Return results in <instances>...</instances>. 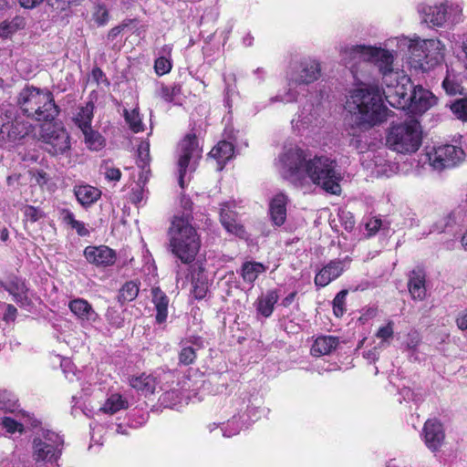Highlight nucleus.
Instances as JSON below:
<instances>
[{"mask_svg":"<svg viewBox=\"0 0 467 467\" xmlns=\"http://www.w3.org/2000/svg\"><path fill=\"white\" fill-rule=\"evenodd\" d=\"M16 405V400L14 395L7 391L0 392V406L5 410H13Z\"/></svg>","mask_w":467,"mask_h":467,"instance_id":"5fc2aeb1","label":"nucleus"},{"mask_svg":"<svg viewBox=\"0 0 467 467\" xmlns=\"http://www.w3.org/2000/svg\"><path fill=\"white\" fill-rule=\"evenodd\" d=\"M288 202V197L284 192H278L271 199L269 202V214L275 225L281 226L285 223Z\"/></svg>","mask_w":467,"mask_h":467,"instance_id":"cd10ccee","label":"nucleus"},{"mask_svg":"<svg viewBox=\"0 0 467 467\" xmlns=\"http://www.w3.org/2000/svg\"><path fill=\"white\" fill-rule=\"evenodd\" d=\"M426 23L441 27L446 24L455 25L462 21V6L461 4L445 1L439 5L424 6L420 10Z\"/></svg>","mask_w":467,"mask_h":467,"instance_id":"9d476101","label":"nucleus"},{"mask_svg":"<svg viewBox=\"0 0 467 467\" xmlns=\"http://www.w3.org/2000/svg\"><path fill=\"white\" fill-rule=\"evenodd\" d=\"M382 82L385 88L361 81V87L350 91L347 107L361 128L368 129L387 119L388 109L383 104L382 95L393 108L404 110L408 107L411 85L403 72L399 73L397 79Z\"/></svg>","mask_w":467,"mask_h":467,"instance_id":"f257e3e1","label":"nucleus"},{"mask_svg":"<svg viewBox=\"0 0 467 467\" xmlns=\"http://www.w3.org/2000/svg\"><path fill=\"white\" fill-rule=\"evenodd\" d=\"M181 94L182 86L180 84H173L172 86L162 85L159 90V96L166 102H175Z\"/></svg>","mask_w":467,"mask_h":467,"instance_id":"a18cd8bd","label":"nucleus"},{"mask_svg":"<svg viewBox=\"0 0 467 467\" xmlns=\"http://www.w3.org/2000/svg\"><path fill=\"white\" fill-rule=\"evenodd\" d=\"M381 226V220L378 218H369L365 223V229L367 231V235L371 236L375 234Z\"/></svg>","mask_w":467,"mask_h":467,"instance_id":"052dcab7","label":"nucleus"},{"mask_svg":"<svg viewBox=\"0 0 467 467\" xmlns=\"http://www.w3.org/2000/svg\"><path fill=\"white\" fill-rule=\"evenodd\" d=\"M234 152V145L229 141L222 140L212 149L209 154L218 161L220 165L218 170H222L224 163L233 157Z\"/></svg>","mask_w":467,"mask_h":467,"instance_id":"f704fd0d","label":"nucleus"},{"mask_svg":"<svg viewBox=\"0 0 467 467\" xmlns=\"http://www.w3.org/2000/svg\"><path fill=\"white\" fill-rule=\"evenodd\" d=\"M452 113L462 121H467V97L456 99L451 105Z\"/></svg>","mask_w":467,"mask_h":467,"instance_id":"09e8293b","label":"nucleus"},{"mask_svg":"<svg viewBox=\"0 0 467 467\" xmlns=\"http://www.w3.org/2000/svg\"><path fill=\"white\" fill-rule=\"evenodd\" d=\"M5 313H4V320L5 322L14 321L16 317L17 309L10 304L5 305Z\"/></svg>","mask_w":467,"mask_h":467,"instance_id":"69168bd1","label":"nucleus"},{"mask_svg":"<svg viewBox=\"0 0 467 467\" xmlns=\"http://www.w3.org/2000/svg\"><path fill=\"white\" fill-rule=\"evenodd\" d=\"M94 104L88 102L86 106L79 109L74 120L76 125L82 130L91 128L93 119Z\"/></svg>","mask_w":467,"mask_h":467,"instance_id":"58836bf2","label":"nucleus"},{"mask_svg":"<svg viewBox=\"0 0 467 467\" xmlns=\"http://www.w3.org/2000/svg\"><path fill=\"white\" fill-rule=\"evenodd\" d=\"M278 298L279 296L275 290H268L265 294H263L257 298L255 302L257 312L265 317H270Z\"/></svg>","mask_w":467,"mask_h":467,"instance_id":"72a5a7b5","label":"nucleus"},{"mask_svg":"<svg viewBox=\"0 0 467 467\" xmlns=\"http://www.w3.org/2000/svg\"><path fill=\"white\" fill-rule=\"evenodd\" d=\"M400 49L408 48V63L416 72H428L438 66L444 57V46L437 38L420 39L419 36L397 38Z\"/></svg>","mask_w":467,"mask_h":467,"instance_id":"7ed1b4c3","label":"nucleus"},{"mask_svg":"<svg viewBox=\"0 0 467 467\" xmlns=\"http://www.w3.org/2000/svg\"><path fill=\"white\" fill-rule=\"evenodd\" d=\"M368 62L379 70L382 81H390L399 78L401 71L394 67L395 53L385 48L369 46Z\"/></svg>","mask_w":467,"mask_h":467,"instance_id":"ddd939ff","label":"nucleus"},{"mask_svg":"<svg viewBox=\"0 0 467 467\" xmlns=\"http://www.w3.org/2000/svg\"><path fill=\"white\" fill-rule=\"evenodd\" d=\"M87 261L97 266L112 265L116 261V253L108 246H88L84 250Z\"/></svg>","mask_w":467,"mask_h":467,"instance_id":"5701e85b","label":"nucleus"},{"mask_svg":"<svg viewBox=\"0 0 467 467\" xmlns=\"http://www.w3.org/2000/svg\"><path fill=\"white\" fill-rule=\"evenodd\" d=\"M18 105L27 117L37 121L53 120L58 114L53 95L47 89L26 87L19 93Z\"/></svg>","mask_w":467,"mask_h":467,"instance_id":"39448f33","label":"nucleus"},{"mask_svg":"<svg viewBox=\"0 0 467 467\" xmlns=\"http://www.w3.org/2000/svg\"><path fill=\"white\" fill-rule=\"evenodd\" d=\"M68 307L82 325H90L99 318V315L93 309L92 306L83 298L71 300L68 304Z\"/></svg>","mask_w":467,"mask_h":467,"instance_id":"393cba45","label":"nucleus"},{"mask_svg":"<svg viewBox=\"0 0 467 467\" xmlns=\"http://www.w3.org/2000/svg\"><path fill=\"white\" fill-rule=\"evenodd\" d=\"M130 198L133 203H140L144 199V190L142 189V186H139V188L133 189Z\"/></svg>","mask_w":467,"mask_h":467,"instance_id":"338daca9","label":"nucleus"},{"mask_svg":"<svg viewBox=\"0 0 467 467\" xmlns=\"http://www.w3.org/2000/svg\"><path fill=\"white\" fill-rule=\"evenodd\" d=\"M176 378L175 371H156L154 374L142 373L140 376L133 377L130 380V386L140 391L143 395L148 396L154 393L157 385L161 386L162 383L169 384L171 381L174 383Z\"/></svg>","mask_w":467,"mask_h":467,"instance_id":"2eb2a0df","label":"nucleus"},{"mask_svg":"<svg viewBox=\"0 0 467 467\" xmlns=\"http://www.w3.org/2000/svg\"><path fill=\"white\" fill-rule=\"evenodd\" d=\"M64 439L49 430L38 431L33 440V456L37 462L55 464L61 456Z\"/></svg>","mask_w":467,"mask_h":467,"instance_id":"6e6552de","label":"nucleus"},{"mask_svg":"<svg viewBox=\"0 0 467 467\" xmlns=\"http://www.w3.org/2000/svg\"><path fill=\"white\" fill-rule=\"evenodd\" d=\"M179 184L184 187L183 177L187 170L193 171L202 157V148L195 134H188L180 143Z\"/></svg>","mask_w":467,"mask_h":467,"instance_id":"f8f14e48","label":"nucleus"},{"mask_svg":"<svg viewBox=\"0 0 467 467\" xmlns=\"http://www.w3.org/2000/svg\"><path fill=\"white\" fill-rule=\"evenodd\" d=\"M124 118L130 129L133 132L138 133L144 130V125L142 123L138 109H134L130 111L125 109Z\"/></svg>","mask_w":467,"mask_h":467,"instance_id":"c03bdc74","label":"nucleus"},{"mask_svg":"<svg viewBox=\"0 0 467 467\" xmlns=\"http://www.w3.org/2000/svg\"><path fill=\"white\" fill-rule=\"evenodd\" d=\"M181 352L179 361L183 365H190L196 359V350L203 347V341L200 337H191L181 341Z\"/></svg>","mask_w":467,"mask_h":467,"instance_id":"c756f323","label":"nucleus"},{"mask_svg":"<svg viewBox=\"0 0 467 467\" xmlns=\"http://www.w3.org/2000/svg\"><path fill=\"white\" fill-rule=\"evenodd\" d=\"M128 408V400L120 394L115 393L110 395L101 407L100 410L108 414H114L120 410Z\"/></svg>","mask_w":467,"mask_h":467,"instance_id":"4c0bfd02","label":"nucleus"},{"mask_svg":"<svg viewBox=\"0 0 467 467\" xmlns=\"http://www.w3.org/2000/svg\"><path fill=\"white\" fill-rule=\"evenodd\" d=\"M56 10L64 11L71 5L78 4L80 0H46Z\"/></svg>","mask_w":467,"mask_h":467,"instance_id":"bf43d9fd","label":"nucleus"},{"mask_svg":"<svg viewBox=\"0 0 467 467\" xmlns=\"http://www.w3.org/2000/svg\"><path fill=\"white\" fill-rule=\"evenodd\" d=\"M23 213L25 219L31 223H36V221L44 217V213L42 210L31 205H26V207H24Z\"/></svg>","mask_w":467,"mask_h":467,"instance_id":"603ef678","label":"nucleus"},{"mask_svg":"<svg viewBox=\"0 0 467 467\" xmlns=\"http://www.w3.org/2000/svg\"><path fill=\"white\" fill-rule=\"evenodd\" d=\"M154 68L157 75L162 76L171 71V63L168 58L164 57H160L155 60Z\"/></svg>","mask_w":467,"mask_h":467,"instance_id":"4d7b16f0","label":"nucleus"},{"mask_svg":"<svg viewBox=\"0 0 467 467\" xmlns=\"http://www.w3.org/2000/svg\"><path fill=\"white\" fill-rule=\"evenodd\" d=\"M349 263L350 259L348 256L342 260L337 259L330 261L317 273L314 280L315 285L320 287L327 285L329 283L342 275L346 266Z\"/></svg>","mask_w":467,"mask_h":467,"instance_id":"412c9836","label":"nucleus"},{"mask_svg":"<svg viewBox=\"0 0 467 467\" xmlns=\"http://www.w3.org/2000/svg\"><path fill=\"white\" fill-rule=\"evenodd\" d=\"M339 344L338 337L333 336H320L316 338L311 348V354L320 357L330 354Z\"/></svg>","mask_w":467,"mask_h":467,"instance_id":"473e14b6","label":"nucleus"},{"mask_svg":"<svg viewBox=\"0 0 467 467\" xmlns=\"http://www.w3.org/2000/svg\"><path fill=\"white\" fill-rule=\"evenodd\" d=\"M31 128V124L20 118L11 119L8 116L0 114V147L22 140L29 134Z\"/></svg>","mask_w":467,"mask_h":467,"instance_id":"dca6fc26","label":"nucleus"},{"mask_svg":"<svg viewBox=\"0 0 467 467\" xmlns=\"http://www.w3.org/2000/svg\"><path fill=\"white\" fill-rule=\"evenodd\" d=\"M348 290H341L333 299V312L336 317H342L346 311V298Z\"/></svg>","mask_w":467,"mask_h":467,"instance_id":"49530a36","label":"nucleus"},{"mask_svg":"<svg viewBox=\"0 0 467 467\" xmlns=\"http://www.w3.org/2000/svg\"><path fill=\"white\" fill-rule=\"evenodd\" d=\"M232 417L221 426L223 436L231 438L237 435L244 428H247L251 422L258 419L257 410L250 407L244 398H235L231 400L230 406Z\"/></svg>","mask_w":467,"mask_h":467,"instance_id":"1a4fd4ad","label":"nucleus"},{"mask_svg":"<svg viewBox=\"0 0 467 467\" xmlns=\"http://www.w3.org/2000/svg\"><path fill=\"white\" fill-rule=\"evenodd\" d=\"M394 323L393 321H389L385 326L380 327L377 333L376 337L382 340L383 342H386L393 337L394 334Z\"/></svg>","mask_w":467,"mask_h":467,"instance_id":"6e6d98bb","label":"nucleus"},{"mask_svg":"<svg viewBox=\"0 0 467 467\" xmlns=\"http://www.w3.org/2000/svg\"><path fill=\"white\" fill-rule=\"evenodd\" d=\"M423 130L419 120L410 119L393 123L386 137L387 146L400 154L415 153L422 143Z\"/></svg>","mask_w":467,"mask_h":467,"instance_id":"423d86ee","label":"nucleus"},{"mask_svg":"<svg viewBox=\"0 0 467 467\" xmlns=\"http://www.w3.org/2000/svg\"><path fill=\"white\" fill-rule=\"evenodd\" d=\"M45 150L52 155L64 154L70 149L69 135L65 129L48 124L42 129Z\"/></svg>","mask_w":467,"mask_h":467,"instance_id":"4468645a","label":"nucleus"},{"mask_svg":"<svg viewBox=\"0 0 467 467\" xmlns=\"http://www.w3.org/2000/svg\"><path fill=\"white\" fill-rule=\"evenodd\" d=\"M62 368H63V370H64V373L66 375V378L69 380V381H74V379L76 378L77 379H79V374L80 372H76L73 370V365L69 362V361H64L62 364H61Z\"/></svg>","mask_w":467,"mask_h":467,"instance_id":"680f3d73","label":"nucleus"},{"mask_svg":"<svg viewBox=\"0 0 467 467\" xmlns=\"http://www.w3.org/2000/svg\"><path fill=\"white\" fill-rule=\"evenodd\" d=\"M454 48L461 50L462 54L458 55L459 57L463 61L465 67L467 68V36H453Z\"/></svg>","mask_w":467,"mask_h":467,"instance_id":"8fccbe9b","label":"nucleus"},{"mask_svg":"<svg viewBox=\"0 0 467 467\" xmlns=\"http://www.w3.org/2000/svg\"><path fill=\"white\" fill-rule=\"evenodd\" d=\"M151 296L156 310V321L159 324L164 323L168 317L169 297L160 287H152Z\"/></svg>","mask_w":467,"mask_h":467,"instance_id":"7c9ffc66","label":"nucleus"},{"mask_svg":"<svg viewBox=\"0 0 467 467\" xmlns=\"http://www.w3.org/2000/svg\"><path fill=\"white\" fill-rule=\"evenodd\" d=\"M385 150L372 152L368 151L362 157V163L371 173L376 176H389L392 170L390 162L385 160Z\"/></svg>","mask_w":467,"mask_h":467,"instance_id":"4be33fe9","label":"nucleus"},{"mask_svg":"<svg viewBox=\"0 0 467 467\" xmlns=\"http://www.w3.org/2000/svg\"><path fill=\"white\" fill-rule=\"evenodd\" d=\"M176 379H178L177 375L174 379V383L171 381L169 384L162 383L160 387L163 393L159 398V401L165 408L175 409L189 398V394H187L190 388L188 381L183 380L182 382L176 380Z\"/></svg>","mask_w":467,"mask_h":467,"instance_id":"f3484780","label":"nucleus"},{"mask_svg":"<svg viewBox=\"0 0 467 467\" xmlns=\"http://www.w3.org/2000/svg\"><path fill=\"white\" fill-rule=\"evenodd\" d=\"M321 77L320 63L312 58L302 60L296 71L288 79V89L270 99V102H294L298 95L296 88L300 85H308L317 81Z\"/></svg>","mask_w":467,"mask_h":467,"instance_id":"0eeeda50","label":"nucleus"},{"mask_svg":"<svg viewBox=\"0 0 467 467\" xmlns=\"http://www.w3.org/2000/svg\"><path fill=\"white\" fill-rule=\"evenodd\" d=\"M140 291V282L138 281H129L126 282L119 292V301L121 304L126 302L133 301L139 294Z\"/></svg>","mask_w":467,"mask_h":467,"instance_id":"ea45409f","label":"nucleus"},{"mask_svg":"<svg viewBox=\"0 0 467 467\" xmlns=\"http://www.w3.org/2000/svg\"><path fill=\"white\" fill-rule=\"evenodd\" d=\"M61 217L63 222L75 229L79 236H88L89 234V231L85 223L76 220L74 213L70 210L63 209L61 211Z\"/></svg>","mask_w":467,"mask_h":467,"instance_id":"a19ab883","label":"nucleus"},{"mask_svg":"<svg viewBox=\"0 0 467 467\" xmlns=\"http://www.w3.org/2000/svg\"><path fill=\"white\" fill-rule=\"evenodd\" d=\"M306 153L297 146L285 148L278 158L277 167L281 175L296 185H302L306 178L326 192H340L341 175L336 161L321 155L306 160Z\"/></svg>","mask_w":467,"mask_h":467,"instance_id":"f03ea898","label":"nucleus"},{"mask_svg":"<svg viewBox=\"0 0 467 467\" xmlns=\"http://www.w3.org/2000/svg\"><path fill=\"white\" fill-rule=\"evenodd\" d=\"M87 147L91 150H99L105 145L103 136L92 130V128L82 130Z\"/></svg>","mask_w":467,"mask_h":467,"instance_id":"79ce46f5","label":"nucleus"},{"mask_svg":"<svg viewBox=\"0 0 467 467\" xmlns=\"http://www.w3.org/2000/svg\"><path fill=\"white\" fill-rule=\"evenodd\" d=\"M74 194L82 206L88 207L100 198L101 192L96 187L84 184L75 186Z\"/></svg>","mask_w":467,"mask_h":467,"instance_id":"2f4dec72","label":"nucleus"},{"mask_svg":"<svg viewBox=\"0 0 467 467\" xmlns=\"http://www.w3.org/2000/svg\"><path fill=\"white\" fill-rule=\"evenodd\" d=\"M318 117V108L313 104H307L302 109L297 119H293L291 123L295 130L303 132L309 128L317 127L319 123Z\"/></svg>","mask_w":467,"mask_h":467,"instance_id":"b1692460","label":"nucleus"},{"mask_svg":"<svg viewBox=\"0 0 467 467\" xmlns=\"http://www.w3.org/2000/svg\"><path fill=\"white\" fill-rule=\"evenodd\" d=\"M408 289L414 300H423L426 297V275L423 270L416 269L410 273Z\"/></svg>","mask_w":467,"mask_h":467,"instance_id":"c85d7f7f","label":"nucleus"},{"mask_svg":"<svg viewBox=\"0 0 467 467\" xmlns=\"http://www.w3.org/2000/svg\"><path fill=\"white\" fill-rule=\"evenodd\" d=\"M208 287L204 283H195L193 285L192 295L196 299H202L205 297Z\"/></svg>","mask_w":467,"mask_h":467,"instance_id":"0e129e2a","label":"nucleus"},{"mask_svg":"<svg viewBox=\"0 0 467 467\" xmlns=\"http://www.w3.org/2000/svg\"><path fill=\"white\" fill-rule=\"evenodd\" d=\"M465 158V153L461 147L451 144L427 148L424 155V162L436 171L451 168L461 163Z\"/></svg>","mask_w":467,"mask_h":467,"instance_id":"9b49d317","label":"nucleus"},{"mask_svg":"<svg viewBox=\"0 0 467 467\" xmlns=\"http://www.w3.org/2000/svg\"><path fill=\"white\" fill-rule=\"evenodd\" d=\"M442 88L451 96L461 94L462 91V87L457 76L449 71H447V75L442 81Z\"/></svg>","mask_w":467,"mask_h":467,"instance_id":"37998d69","label":"nucleus"},{"mask_svg":"<svg viewBox=\"0 0 467 467\" xmlns=\"http://www.w3.org/2000/svg\"><path fill=\"white\" fill-rule=\"evenodd\" d=\"M266 271V267L257 262H245L241 268V275L245 283L252 285L259 276Z\"/></svg>","mask_w":467,"mask_h":467,"instance_id":"e433bc0d","label":"nucleus"},{"mask_svg":"<svg viewBox=\"0 0 467 467\" xmlns=\"http://www.w3.org/2000/svg\"><path fill=\"white\" fill-rule=\"evenodd\" d=\"M436 101V97L430 90L416 86L410 94L408 107L404 110L412 114H422L434 106Z\"/></svg>","mask_w":467,"mask_h":467,"instance_id":"6ab92c4d","label":"nucleus"},{"mask_svg":"<svg viewBox=\"0 0 467 467\" xmlns=\"http://www.w3.org/2000/svg\"><path fill=\"white\" fill-rule=\"evenodd\" d=\"M106 319L107 321L115 327H121L124 324V317L121 313L114 308L109 307L106 312Z\"/></svg>","mask_w":467,"mask_h":467,"instance_id":"3c124183","label":"nucleus"},{"mask_svg":"<svg viewBox=\"0 0 467 467\" xmlns=\"http://www.w3.org/2000/svg\"><path fill=\"white\" fill-rule=\"evenodd\" d=\"M369 46L366 45H343L339 48L340 59L344 65L350 68L354 78L361 83L357 76L355 67L360 62H368ZM363 81L368 82L366 79ZM361 87V84L359 85Z\"/></svg>","mask_w":467,"mask_h":467,"instance_id":"a211bd4d","label":"nucleus"},{"mask_svg":"<svg viewBox=\"0 0 467 467\" xmlns=\"http://www.w3.org/2000/svg\"><path fill=\"white\" fill-rule=\"evenodd\" d=\"M456 325L459 329H467V311L461 312L456 318Z\"/></svg>","mask_w":467,"mask_h":467,"instance_id":"774afa93","label":"nucleus"},{"mask_svg":"<svg viewBox=\"0 0 467 467\" xmlns=\"http://www.w3.org/2000/svg\"><path fill=\"white\" fill-rule=\"evenodd\" d=\"M26 26V19L21 16H16L11 19H5L0 23V37L9 38Z\"/></svg>","mask_w":467,"mask_h":467,"instance_id":"c9c22d12","label":"nucleus"},{"mask_svg":"<svg viewBox=\"0 0 467 467\" xmlns=\"http://www.w3.org/2000/svg\"><path fill=\"white\" fill-rule=\"evenodd\" d=\"M104 169V174L106 179L113 182H119L120 180L121 172L119 169L108 165H106Z\"/></svg>","mask_w":467,"mask_h":467,"instance_id":"e2e57ef3","label":"nucleus"},{"mask_svg":"<svg viewBox=\"0 0 467 467\" xmlns=\"http://www.w3.org/2000/svg\"><path fill=\"white\" fill-rule=\"evenodd\" d=\"M138 165H148L150 160V145L148 142H142L139 147Z\"/></svg>","mask_w":467,"mask_h":467,"instance_id":"13d9d810","label":"nucleus"},{"mask_svg":"<svg viewBox=\"0 0 467 467\" xmlns=\"http://www.w3.org/2000/svg\"><path fill=\"white\" fill-rule=\"evenodd\" d=\"M423 436L427 447L433 451H437L444 440L441 422L436 420H427L423 428Z\"/></svg>","mask_w":467,"mask_h":467,"instance_id":"bb28decb","label":"nucleus"},{"mask_svg":"<svg viewBox=\"0 0 467 467\" xmlns=\"http://www.w3.org/2000/svg\"><path fill=\"white\" fill-rule=\"evenodd\" d=\"M2 425L3 428L6 430V431L10 433L15 432H22L24 431V424L21 422H18L17 420L10 418V417H4L2 419Z\"/></svg>","mask_w":467,"mask_h":467,"instance_id":"864d4df0","label":"nucleus"},{"mask_svg":"<svg viewBox=\"0 0 467 467\" xmlns=\"http://www.w3.org/2000/svg\"><path fill=\"white\" fill-rule=\"evenodd\" d=\"M190 213L174 217L170 228V246L172 254L183 264L194 261L201 246L196 229L190 222Z\"/></svg>","mask_w":467,"mask_h":467,"instance_id":"20e7f679","label":"nucleus"},{"mask_svg":"<svg viewBox=\"0 0 467 467\" xmlns=\"http://www.w3.org/2000/svg\"><path fill=\"white\" fill-rule=\"evenodd\" d=\"M234 206L233 202L222 204L220 210L221 223L227 232L243 238L245 235V230L242 224L237 223L236 213L233 211Z\"/></svg>","mask_w":467,"mask_h":467,"instance_id":"a878e982","label":"nucleus"},{"mask_svg":"<svg viewBox=\"0 0 467 467\" xmlns=\"http://www.w3.org/2000/svg\"><path fill=\"white\" fill-rule=\"evenodd\" d=\"M4 288L20 307L29 309L33 306V294L23 279L14 276L4 285Z\"/></svg>","mask_w":467,"mask_h":467,"instance_id":"aec40b11","label":"nucleus"},{"mask_svg":"<svg viewBox=\"0 0 467 467\" xmlns=\"http://www.w3.org/2000/svg\"><path fill=\"white\" fill-rule=\"evenodd\" d=\"M92 19L98 26H104L109 20V10L104 5L98 4L92 11Z\"/></svg>","mask_w":467,"mask_h":467,"instance_id":"de8ad7c7","label":"nucleus"}]
</instances>
